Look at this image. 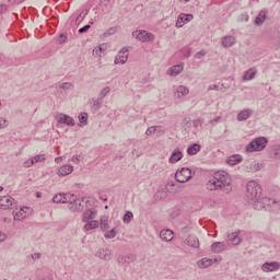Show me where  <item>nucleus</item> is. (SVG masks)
Listing matches in <instances>:
<instances>
[{
	"label": "nucleus",
	"instance_id": "1",
	"mask_svg": "<svg viewBox=\"0 0 280 280\" xmlns=\"http://www.w3.org/2000/svg\"><path fill=\"white\" fill-rule=\"evenodd\" d=\"M261 185L257 184L255 180H250L246 185L245 200L252 202L256 211H270L273 213H279L280 201H277L270 197H261Z\"/></svg>",
	"mask_w": 280,
	"mask_h": 280
},
{
	"label": "nucleus",
	"instance_id": "2",
	"mask_svg": "<svg viewBox=\"0 0 280 280\" xmlns=\"http://www.w3.org/2000/svg\"><path fill=\"white\" fill-rule=\"evenodd\" d=\"M208 191H223L224 194H231L233 187L231 186V176L224 171H220L213 174V177L206 184Z\"/></svg>",
	"mask_w": 280,
	"mask_h": 280
},
{
	"label": "nucleus",
	"instance_id": "3",
	"mask_svg": "<svg viewBox=\"0 0 280 280\" xmlns=\"http://www.w3.org/2000/svg\"><path fill=\"white\" fill-rule=\"evenodd\" d=\"M266 145H268V138L258 137L246 145L245 152H261L266 150Z\"/></svg>",
	"mask_w": 280,
	"mask_h": 280
},
{
	"label": "nucleus",
	"instance_id": "4",
	"mask_svg": "<svg viewBox=\"0 0 280 280\" xmlns=\"http://www.w3.org/2000/svg\"><path fill=\"white\" fill-rule=\"evenodd\" d=\"M191 170L189 167H182L180 171L175 173V180L177 183H187L191 180Z\"/></svg>",
	"mask_w": 280,
	"mask_h": 280
},
{
	"label": "nucleus",
	"instance_id": "5",
	"mask_svg": "<svg viewBox=\"0 0 280 280\" xmlns=\"http://www.w3.org/2000/svg\"><path fill=\"white\" fill-rule=\"evenodd\" d=\"M132 36H136L137 40H140V43H152V40H154V34L148 31H135Z\"/></svg>",
	"mask_w": 280,
	"mask_h": 280
},
{
	"label": "nucleus",
	"instance_id": "6",
	"mask_svg": "<svg viewBox=\"0 0 280 280\" xmlns=\"http://www.w3.org/2000/svg\"><path fill=\"white\" fill-rule=\"evenodd\" d=\"M16 207V202H14V198L11 196H2L0 197V209L7 211L8 209H14Z\"/></svg>",
	"mask_w": 280,
	"mask_h": 280
},
{
	"label": "nucleus",
	"instance_id": "7",
	"mask_svg": "<svg viewBox=\"0 0 280 280\" xmlns=\"http://www.w3.org/2000/svg\"><path fill=\"white\" fill-rule=\"evenodd\" d=\"M114 62L115 65H126L128 62V48L119 50Z\"/></svg>",
	"mask_w": 280,
	"mask_h": 280
},
{
	"label": "nucleus",
	"instance_id": "8",
	"mask_svg": "<svg viewBox=\"0 0 280 280\" xmlns=\"http://www.w3.org/2000/svg\"><path fill=\"white\" fill-rule=\"evenodd\" d=\"M96 257H98V259H103L104 261H110L113 259V252H110L108 248L98 249L96 252Z\"/></svg>",
	"mask_w": 280,
	"mask_h": 280
},
{
	"label": "nucleus",
	"instance_id": "9",
	"mask_svg": "<svg viewBox=\"0 0 280 280\" xmlns=\"http://www.w3.org/2000/svg\"><path fill=\"white\" fill-rule=\"evenodd\" d=\"M137 260V256L129 254L126 256H118L117 257V264H119V266H124V264H135V261Z\"/></svg>",
	"mask_w": 280,
	"mask_h": 280
},
{
	"label": "nucleus",
	"instance_id": "10",
	"mask_svg": "<svg viewBox=\"0 0 280 280\" xmlns=\"http://www.w3.org/2000/svg\"><path fill=\"white\" fill-rule=\"evenodd\" d=\"M57 121L58 124H65V126H75V120H73V117L67 114H60Z\"/></svg>",
	"mask_w": 280,
	"mask_h": 280
},
{
	"label": "nucleus",
	"instance_id": "11",
	"mask_svg": "<svg viewBox=\"0 0 280 280\" xmlns=\"http://www.w3.org/2000/svg\"><path fill=\"white\" fill-rule=\"evenodd\" d=\"M183 159V151L178 148L174 149V151L172 152L170 159H168V163H178V161H180Z\"/></svg>",
	"mask_w": 280,
	"mask_h": 280
},
{
	"label": "nucleus",
	"instance_id": "12",
	"mask_svg": "<svg viewBox=\"0 0 280 280\" xmlns=\"http://www.w3.org/2000/svg\"><path fill=\"white\" fill-rule=\"evenodd\" d=\"M261 268L264 272H275V270H279L280 265L277 261L265 262Z\"/></svg>",
	"mask_w": 280,
	"mask_h": 280
},
{
	"label": "nucleus",
	"instance_id": "13",
	"mask_svg": "<svg viewBox=\"0 0 280 280\" xmlns=\"http://www.w3.org/2000/svg\"><path fill=\"white\" fill-rule=\"evenodd\" d=\"M160 237H161L162 242H172V240H174V231L162 230L160 232Z\"/></svg>",
	"mask_w": 280,
	"mask_h": 280
},
{
	"label": "nucleus",
	"instance_id": "14",
	"mask_svg": "<svg viewBox=\"0 0 280 280\" xmlns=\"http://www.w3.org/2000/svg\"><path fill=\"white\" fill-rule=\"evenodd\" d=\"M68 208L70 209V211L77 213H80V211L84 210V206L82 205V201L80 199L72 201V205H68Z\"/></svg>",
	"mask_w": 280,
	"mask_h": 280
},
{
	"label": "nucleus",
	"instance_id": "15",
	"mask_svg": "<svg viewBox=\"0 0 280 280\" xmlns=\"http://www.w3.org/2000/svg\"><path fill=\"white\" fill-rule=\"evenodd\" d=\"M185 244H187V246H190V248H199L200 246V241L194 236V235H189L186 240H185Z\"/></svg>",
	"mask_w": 280,
	"mask_h": 280
},
{
	"label": "nucleus",
	"instance_id": "16",
	"mask_svg": "<svg viewBox=\"0 0 280 280\" xmlns=\"http://www.w3.org/2000/svg\"><path fill=\"white\" fill-rule=\"evenodd\" d=\"M238 235H240V231L228 234V241L231 242L233 246H240V244H242V238H240Z\"/></svg>",
	"mask_w": 280,
	"mask_h": 280
},
{
	"label": "nucleus",
	"instance_id": "17",
	"mask_svg": "<svg viewBox=\"0 0 280 280\" xmlns=\"http://www.w3.org/2000/svg\"><path fill=\"white\" fill-rule=\"evenodd\" d=\"M95 215H97V211L95 209H89L83 213V222H91L95 220Z\"/></svg>",
	"mask_w": 280,
	"mask_h": 280
},
{
	"label": "nucleus",
	"instance_id": "18",
	"mask_svg": "<svg viewBox=\"0 0 280 280\" xmlns=\"http://www.w3.org/2000/svg\"><path fill=\"white\" fill-rule=\"evenodd\" d=\"M226 248V244L224 242H214L211 245V250L212 253H223V250H225Z\"/></svg>",
	"mask_w": 280,
	"mask_h": 280
},
{
	"label": "nucleus",
	"instance_id": "19",
	"mask_svg": "<svg viewBox=\"0 0 280 280\" xmlns=\"http://www.w3.org/2000/svg\"><path fill=\"white\" fill-rule=\"evenodd\" d=\"M253 115V109H243L237 114V121H246Z\"/></svg>",
	"mask_w": 280,
	"mask_h": 280
},
{
	"label": "nucleus",
	"instance_id": "20",
	"mask_svg": "<svg viewBox=\"0 0 280 280\" xmlns=\"http://www.w3.org/2000/svg\"><path fill=\"white\" fill-rule=\"evenodd\" d=\"M73 172V166L66 164L58 170V176H69Z\"/></svg>",
	"mask_w": 280,
	"mask_h": 280
},
{
	"label": "nucleus",
	"instance_id": "21",
	"mask_svg": "<svg viewBox=\"0 0 280 280\" xmlns=\"http://www.w3.org/2000/svg\"><path fill=\"white\" fill-rule=\"evenodd\" d=\"M242 161H243L242 155L234 154L228 158L226 163L228 165H240Z\"/></svg>",
	"mask_w": 280,
	"mask_h": 280
},
{
	"label": "nucleus",
	"instance_id": "22",
	"mask_svg": "<svg viewBox=\"0 0 280 280\" xmlns=\"http://www.w3.org/2000/svg\"><path fill=\"white\" fill-rule=\"evenodd\" d=\"M222 45L225 48L233 47L235 45V37L233 36H225L222 38Z\"/></svg>",
	"mask_w": 280,
	"mask_h": 280
},
{
	"label": "nucleus",
	"instance_id": "23",
	"mask_svg": "<svg viewBox=\"0 0 280 280\" xmlns=\"http://www.w3.org/2000/svg\"><path fill=\"white\" fill-rule=\"evenodd\" d=\"M200 150H201L200 144H198V143H192V144H190V145L188 147V149H187V154H188L189 156H194L197 152H200Z\"/></svg>",
	"mask_w": 280,
	"mask_h": 280
},
{
	"label": "nucleus",
	"instance_id": "24",
	"mask_svg": "<svg viewBox=\"0 0 280 280\" xmlns=\"http://www.w3.org/2000/svg\"><path fill=\"white\" fill-rule=\"evenodd\" d=\"M100 229L102 231H108L110 229V225L108 224V217L106 215L101 217Z\"/></svg>",
	"mask_w": 280,
	"mask_h": 280
},
{
	"label": "nucleus",
	"instance_id": "25",
	"mask_svg": "<svg viewBox=\"0 0 280 280\" xmlns=\"http://www.w3.org/2000/svg\"><path fill=\"white\" fill-rule=\"evenodd\" d=\"M213 260L208 258H202L197 261L198 268H209V266H212Z\"/></svg>",
	"mask_w": 280,
	"mask_h": 280
},
{
	"label": "nucleus",
	"instance_id": "26",
	"mask_svg": "<svg viewBox=\"0 0 280 280\" xmlns=\"http://www.w3.org/2000/svg\"><path fill=\"white\" fill-rule=\"evenodd\" d=\"M175 95L177 97H185V95H189V89H187V86L179 85L177 88V91H176Z\"/></svg>",
	"mask_w": 280,
	"mask_h": 280
},
{
	"label": "nucleus",
	"instance_id": "27",
	"mask_svg": "<svg viewBox=\"0 0 280 280\" xmlns=\"http://www.w3.org/2000/svg\"><path fill=\"white\" fill-rule=\"evenodd\" d=\"M100 226V221L92 220L88 221L84 225L85 231H93V229H97Z\"/></svg>",
	"mask_w": 280,
	"mask_h": 280
},
{
	"label": "nucleus",
	"instance_id": "28",
	"mask_svg": "<svg viewBox=\"0 0 280 280\" xmlns=\"http://www.w3.org/2000/svg\"><path fill=\"white\" fill-rule=\"evenodd\" d=\"M179 73H183V66L177 65V66H173L170 69V75H172L173 78H175V75H179Z\"/></svg>",
	"mask_w": 280,
	"mask_h": 280
},
{
	"label": "nucleus",
	"instance_id": "29",
	"mask_svg": "<svg viewBox=\"0 0 280 280\" xmlns=\"http://www.w3.org/2000/svg\"><path fill=\"white\" fill-rule=\"evenodd\" d=\"M26 215H27V213L25 212V208H21V210L18 212L13 211L14 220H24V218H26Z\"/></svg>",
	"mask_w": 280,
	"mask_h": 280
},
{
	"label": "nucleus",
	"instance_id": "30",
	"mask_svg": "<svg viewBox=\"0 0 280 280\" xmlns=\"http://www.w3.org/2000/svg\"><path fill=\"white\" fill-rule=\"evenodd\" d=\"M132 218H135V214L132 213V211L128 210L125 212L122 221L125 222V224H130V222H132Z\"/></svg>",
	"mask_w": 280,
	"mask_h": 280
},
{
	"label": "nucleus",
	"instance_id": "31",
	"mask_svg": "<svg viewBox=\"0 0 280 280\" xmlns=\"http://www.w3.org/2000/svg\"><path fill=\"white\" fill-rule=\"evenodd\" d=\"M105 240H115L117 237V228L112 229L110 231L105 232Z\"/></svg>",
	"mask_w": 280,
	"mask_h": 280
},
{
	"label": "nucleus",
	"instance_id": "32",
	"mask_svg": "<svg viewBox=\"0 0 280 280\" xmlns=\"http://www.w3.org/2000/svg\"><path fill=\"white\" fill-rule=\"evenodd\" d=\"M66 200L67 199L65 198V194L55 195L52 198V202H55L56 205H65Z\"/></svg>",
	"mask_w": 280,
	"mask_h": 280
},
{
	"label": "nucleus",
	"instance_id": "33",
	"mask_svg": "<svg viewBox=\"0 0 280 280\" xmlns=\"http://www.w3.org/2000/svg\"><path fill=\"white\" fill-rule=\"evenodd\" d=\"M63 197L66 199L65 205H72L78 199V197L73 194H63Z\"/></svg>",
	"mask_w": 280,
	"mask_h": 280
},
{
	"label": "nucleus",
	"instance_id": "34",
	"mask_svg": "<svg viewBox=\"0 0 280 280\" xmlns=\"http://www.w3.org/2000/svg\"><path fill=\"white\" fill-rule=\"evenodd\" d=\"M79 121L80 126H86L89 124V114L88 113H81L79 114Z\"/></svg>",
	"mask_w": 280,
	"mask_h": 280
},
{
	"label": "nucleus",
	"instance_id": "35",
	"mask_svg": "<svg viewBox=\"0 0 280 280\" xmlns=\"http://www.w3.org/2000/svg\"><path fill=\"white\" fill-rule=\"evenodd\" d=\"M192 20H194L192 14H185V13L179 14V21H182V23H189V21H192Z\"/></svg>",
	"mask_w": 280,
	"mask_h": 280
},
{
	"label": "nucleus",
	"instance_id": "36",
	"mask_svg": "<svg viewBox=\"0 0 280 280\" xmlns=\"http://www.w3.org/2000/svg\"><path fill=\"white\" fill-rule=\"evenodd\" d=\"M264 21H266V14L261 12L255 18L254 23L255 25H264Z\"/></svg>",
	"mask_w": 280,
	"mask_h": 280
},
{
	"label": "nucleus",
	"instance_id": "37",
	"mask_svg": "<svg viewBox=\"0 0 280 280\" xmlns=\"http://www.w3.org/2000/svg\"><path fill=\"white\" fill-rule=\"evenodd\" d=\"M255 71L253 69H249L244 74V80H253L255 78Z\"/></svg>",
	"mask_w": 280,
	"mask_h": 280
},
{
	"label": "nucleus",
	"instance_id": "38",
	"mask_svg": "<svg viewBox=\"0 0 280 280\" xmlns=\"http://www.w3.org/2000/svg\"><path fill=\"white\" fill-rule=\"evenodd\" d=\"M272 156L273 159H280V145H273L272 148Z\"/></svg>",
	"mask_w": 280,
	"mask_h": 280
},
{
	"label": "nucleus",
	"instance_id": "39",
	"mask_svg": "<svg viewBox=\"0 0 280 280\" xmlns=\"http://www.w3.org/2000/svg\"><path fill=\"white\" fill-rule=\"evenodd\" d=\"M203 124H205V119H202V118L192 120L194 128H202Z\"/></svg>",
	"mask_w": 280,
	"mask_h": 280
},
{
	"label": "nucleus",
	"instance_id": "40",
	"mask_svg": "<svg viewBox=\"0 0 280 280\" xmlns=\"http://www.w3.org/2000/svg\"><path fill=\"white\" fill-rule=\"evenodd\" d=\"M102 97H98L97 100L94 101V104H93V108L94 110H100L102 108Z\"/></svg>",
	"mask_w": 280,
	"mask_h": 280
},
{
	"label": "nucleus",
	"instance_id": "41",
	"mask_svg": "<svg viewBox=\"0 0 280 280\" xmlns=\"http://www.w3.org/2000/svg\"><path fill=\"white\" fill-rule=\"evenodd\" d=\"M249 170L250 172H259V170H261V166H259V163L252 162L249 164Z\"/></svg>",
	"mask_w": 280,
	"mask_h": 280
},
{
	"label": "nucleus",
	"instance_id": "42",
	"mask_svg": "<svg viewBox=\"0 0 280 280\" xmlns=\"http://www.w3.org/2000/svg\"><path fill=\"white\" fill-rule=\"evenodd\" d=\"M117 33V26H113V27H109L105 33H104V36L107 37V36H113V34H116Z\"/></svg>",
	"mask_w": 280,
	"mask_h": 280
},
{
	"label": "nucleus",
	"instance_id": "43",
	"mask_svg": "<svg viewBox=\"0 0 280 280\" xmlns=\"http://www.w3.org/2000/svg\"><path fill=\"white\" fill-rule=\"evenodd\" d=\"M86 14H89V10H85V12H84V11L81 12V13L78 15L75 22H77V23H82V22L84 21V16H86Z\"/></svg>",
	"mask_w": 280,
	"mask_h": 280
},
{
	"label": "nucleus",
	"instance_id": "44",
	"mask_svg": "<svg viewBox=\"0 0 280 280\" xmlns=\"http://www.w3.org/2000/svg\"><path fill=\"white\" fill-rule=\"evenodd\" d=\"M108 93H110V88H109V86H106V88H104V89L101 91L98 97H102V100H104V97H105L106 95H108Z\"/></svg>",
	"mask_w": 280,
	"mask_h": 280
},
{
	"label": "nucleus",
	"instance_id": "45",
	"mask_svg": "<svg viewBox=\"0 0 280 280\" xmlns=\"http://www.w3.org/2000/svg\"><path fill=\"white\" fill-rule=\"evenodd\" d=\"M33 159L34 163H43L45 161V155H35Z\"/></svg>",
	"mask_w": 280,
	"mask_h": 280
},
{
	"label": "nucleus",
	"instance_id": "46",
	"mask_svg": "<svg viewBox=\"0 0 280 280\" xmlns=\"http://www.w3.org/2000/svg\"><path fill=\"white\" fill-rule=\"evenodd\" d=\"M90 30H91V24H86V25L82 26L81 28H79V34H86V32Z\"/></svg>",
	"mask_w": 280,
	"mask_h": 280
},
{
	"label": "nucleus",
	"instance_id": "47",
	"mask_svg": "<svg viewBox=\"0 0 280 280\" xmlns=\"http://www.w3.org/2000/svg\"><path fill=\"white\" fill-rule=\"evenodd\" d=\"M205 56H207V51L200 50V51L196 52L195 58L197 60H200V58H205Z\"/></svg>",
	"mask_w": 280,
	"mask_h": 280
},
{
	"label": "nucleus",
	"instance_id": "48",
	"mask_svg": "<svg viewBox=\"0 0 280 280\" xmlns=\"http://www.w3.org/2000/svg\"><path fill=\"white\" fill-rule=\"evenodd\" d=\"M156 128H159V127H149V128L147 129V131H145V135H147L148 137H150L151 135H154V132H156Z\"/></svg>",
	"mask_w": 280,
	"mask_h": 280
},
{
	"label": "nucleus",
	"instance_id": "49",
	"mask_svg": "<svg viewBox=\"0 0 280 280\" xmlns=\"http://www.w3.org/2000/svg\"><path fill=\"white\" fill-rule=\"evenodd\" d=\"M59 45H62V43H67V35L65 33H61L58 38Z\"/></svg>",
	"mask_w": 280,
	"mask_h": 280
},
{
	"label": "nucleus",
	"instance_id": "50",
	"mask_svg": "<svg viewBox=\"0 0 280 280\" xmlns=\"http://www.w3.org/2000/svg\"><path fill=\"white\" fill-rule=\"evenodd\" d=\"M34 165V159H28L23 163L24 167H32Z\"/></svg>",
	"mask_w": 280,
	"mask_h": 280
},
{
	"label": "nucleus",
	"instance_id": "51",
	"mask_svg": "<svg viewBox=\"0 0 280 280\" xmlns=\"http://www.w3.org/2000/svg\"><path fill=\"white\" fill-rule=\"evenodd\" d=\"M72 84L69 82L62 83L60 85V89H63V91H69V89H71Z\"/></svg>",
	"mask_w": 280,
	"mask_h": 280
},
{
	"label": "nucleus",
	"instance_id": "52",
	"mask_svg": "<svg viewBox=\"0 0 280 280\" xmlns=\"http://www.w3.org/2000/svg\"><path fill=\"white\" fill-rule=\"evenodd\" d=\"M1 128H8V120L0 118V130Z\"/></svg>",
	"mask_w": 280,
	"mask_h": 280
},
{
	"label": "nucleus",
	"instance_id": "53",
	"mask_svg": "<svg viewBox=\"0 0 280 280\" xmlns=\"http://www.w3.org/2000/svg\"><path fill=\"white\" fill-rule=\"evenodd\" d=\"M8 12V4H0V14Z\"/></svg>",
	"mask_w": 280,
	"mask_h": 280
},
{
	"label": "nucleus",
	"instance_id": "54",
	"mask_svg": "<svg viewBox=\"0 0 280 280\" xmlns=\"http://www.w3.org/2000/svg\"><path fill=\"white\" fill-rule=\"evenodd\" d=\"M221 119H222V117L217 116L214 119H211V120L209 121V124H218V121H220Z\"/></svg>",
	"mask_w": 280,
	"mask_h": 280
},
{
	"label": "nucleus",
	"instance_id": "55",
	"mask_svg": "<svg viewBox=\"0 0 280 280\" xmlns=\"http://www.w3.org/2000/svg\"><path fill=\"white\" fill-rule=\"evenodd\" d=\"M185 25V23L178 18L177 22H176V27H183Z\"/></svg>",
	"mask_w": 280,
	"mask_h": 280
},
{
	"label": "nucleus",
	"instance_id": "56",
	"mask_svg": "<svg viewBox=\"0 0 280 280\" xmlns=\"http://www.w3.org/2000/svg\"><path fill=\"white\" fill-rule=\"evenodd\" d=\"M178 215H180V211H179V210L174 211V212L171 214V218H178Z\"/></svg>",
	"mask_w": 280,
	"mask_h": 280
},
{
	"label": "nucleus",
	"instance_id": "57",
	"mask_svg": "<svg viewBox=\"0 0 280 280\" xmlns=\"http://www.w3.org/2000/svg\"><path fill=\"white\" fill-rule=\"evenodd\" d=\"M219 86L213 84L208 88V91H218Z\"/></svg>",
	"mask_w": 280,
	"mask_h": 280
},
{
	"label": "nucleus",
	"instance_id": "58",
	"mask_svg": "<svg viewBox=\"0 0 280 280\" xmlns=\"http://www.w3.org/2000/svg\"><path fill=\"white\" fill-rule=\"evenodd\" d=\"M25 0H13V5H20V3H23Z\"/></svg>",
	"mask_w": 280,
	"mask_h": 280
},
{
	"label": "nucleus",
	"instance_id": "59",
	"mask_svg": "<svg viewBox=\"0 0 280 280\" xmlns=\"http://www.w3.org/2000/svg\"><path fill=\"white\" fill-rule=\"evenodd\" d=\"M101 51H102V46H98V48L95 49L96 56H98V54H101Z\"/></svg>",
	"mask_w": 280,
	"mask_h": 280
},
{
	"label": "nucleus",
	"instance_id": "60",
	"mask_svg": "<svg viewBox=\"0 0 280 280\" xmlns=\"http://www.w3.org/2000/svg\"><path fill=\"white\" fill-rule=\"evenodd\" d=\"M191 56V49H188L187 52H185V57L189 58Z\"/></svg>",
	"mask_w": 280,
	"mask_h": 280
},
{
	"label": "nucleus",
	"instance_id": "61",
	"mask_svg": "<svg viewBox=\"0 0 280 280\" xmlns=\"http://www.w3.org/2000/svg\"><path fill=\"white\" fill-rule=\"evenodd\" d=\"M60 161H62V156H58L55 159V163H60Z\"/></svg>",
	"mask_w": 280,
	"mask_h": 280
},
{
	"label": "nucleus",
	"instance_id": "62",
	"mask_svg": "<svg viewBox=\"0 0 280 280\" xmlns=\"http://www.w3.org/2000/svg\"><path fill=\"white\" fill-rule=\"evenodd\" d=\"M0 240H2V242H5V234H2V233L0 232Z\"/></svg>",
	"mask_w": 280,
	"mask_h": 280
},
{
	"label": "nucleus",
	"instance_id": "63",
	"mask_svg": "<svg viewBox=\"0 0 280 280\" xmlns=\"http://www.w3.org/2000/svg\"><path fill=\"white\" fill-rule=\"evenodd\" d=\"M42 194L40 192H36V198H42Z\"/></svg>",
	"mask_w": 280,
	"mask_h": 280
},
{
	"label": "nucleus",
	"instance_id": "64",
	"mask_svg": "<svg viewBox=\"0 0 280 280\" xmlns=\"http://www.w3.org/2000/svg\"><path fill=\"white\" fill-rule=\"evenodd\" d=\"M0 191H3V186H0Z\"/></svg>",
	"mask_w": 280,
	"mask_h": 280
}]
</instances>
